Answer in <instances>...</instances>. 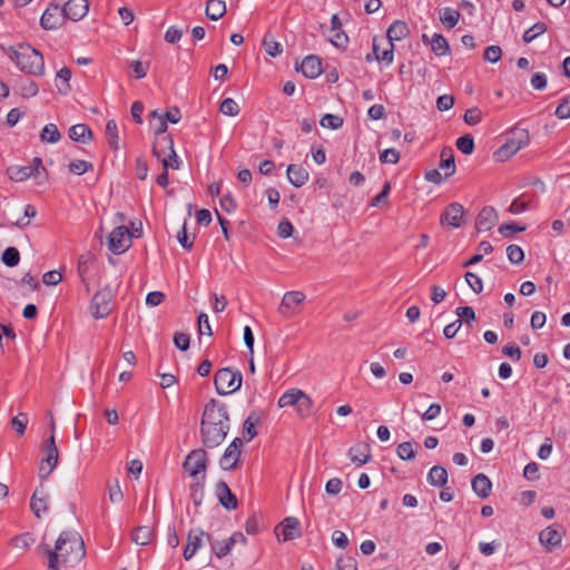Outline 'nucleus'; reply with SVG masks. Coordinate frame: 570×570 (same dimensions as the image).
<instances>
[{
  "instance_id": "nucleus-1",
  "label": "nucleus",
  "mask_w": 570,
  "mask_h": 570,
  "mask_svg": "<svg viewBox=\"0 0 570 570\" xmlns=\"http://www.w3.org/2000/svg\"><path fill=\"white\" fill-rule=\"evenodd\" d=\"M86 556L85 542L77 531H63L56 541L55 549H47L48 569L72 568Z\"/></svg>"
},
{
  "instance_id": "nucleus-2",
  "label": "nucleus",
  "mask_w": 570,
  "mask_h": 570,
  "mask_svg": "<svg viewBox=\"0 0 570 570\" xmlns=\"http://www.w3.org/2000/svg\"><path fill=\"white\" fill-rule=\"evenodd\" d=\"M229 430V415L225 404L212 399L204 409L200 422L203 444L208 449L219 446Z\"/></svg>"
},
{
  "instance_id": "nucleus-3",
  "label": "nucleus",
  "mask_w": 570,
  "mask_h": 570,
  "mask_svg": "<svg viewBox=\"0 0 570 570\" xmlns=\"http://www.w3.org/2000/svg\"><path fill=\"white\" fill-rule=\"evenodd\" d=\"M9 58L23 72L31 76H42L45 73L43 56L30 45H19L16 48L7 50Z\"/></svg>"
},
{
  "instance_id": "nucleus-4",
  "label": "nucleus",
  "mask_w": 570,
  "mask_h": 570,
  "mask_svg": "<svg viewBox=\"0 0 570 570\" xmlns=\"http://www.w3.org/2000/svg\"><path fill=\"white\" fill-rule=\"evenodd\" d=\"M410 35V29L406 22L402 20H395L387 29L386 37L390 41V48L383 50L382 55H379L377 37L373 38V53L377 61H385L387 65L393 62L394 41H401Z\"/></svg>"
},
{
  "instance_id": "nucleus-5",
  "label": "nucleus",
  "mask_w": 570,
  "mask_h": 570,
  "mask_svg": "<svg viewBox=\"0 0 570 570\" xmlns=\"http://www.w3.org/2000/svg\"><path fill=\"white\" fill-rule=\"evenodd\" d=\"M530 141V135L527 129L513 128L509 131L505 142L493 154L495 161L504 163Z\"/></svg>"
},
{
  "instance_id": "nucleus-6",
  "label": "nucleus",
  "mask_w": 570,
  "mask_h": 570,
  "mask_svg": "<svg viewBox=\"0 0 570 570\" xmlns=\"http://www.w3.org/2000/svg\"><path fill=\"white\" fill-rule=\"evenodd\" d=\"M242 374L239 371H233L229 367L218 370L214 376L216 392L219 395H227L239 390L242 385Z\"/></svg>"
},
{
  "instance_id": "nucleus-7",
  "label": "nucleus",
  "mask_w": 570,
  "mask_h": 570,
  "mask_svg": "<svg viewBox=\"0 0 570 570\" xmlns=\"http://www.w3.org/2000/svg\"><path fill=\"white\" fill-rule=\"evenodd\" d=\"M207 466V452L200 448L190 451L183 463L185 472H187L193 480L206 479Z\"/></svg>"
},
{
  "instance_id": "nucleus-8",
  "label": "nucleus",
  "mask_w": 570,
  "mask_h": 570,
  "mask_svg": "<svg viewBox=\"0 0 570 570\" xmlns=\"http://www.w3.org/2000/svg\"><path fill=\"white\" fill-rule=\"evenodd\" d=\"M112 297L114 294L109 286H105L96 292L90 302L92 317L96 320L106 318L111 312L110 302Z\"/></svg>"
},
{
  "instance_id": "nucleus-9",
  "label": "nucleus",
  "mask_w": 570,
  "mask_h": 570,
  "mask_svg": "<svg viewBox=\"0 0 570 570\" xmlns=\"http://www.w3.org/2000/svg\"><path fill=\"white\" fill-rule=\"evenodd\" d=\"M465 223V210L459 203H451L448 205L440 217V224L442 226L461 228Z\"/></svg>"
},
{
  "instance_id": "nucleus-10",
  "label": "nucleus",
  "mask_w": 570,
  "mask_h": 570,
  "mask_svg": "<svg viewBox=\"0 0 570 570\" xmlns=\"http://www.w3.org/2000/svg\"><path fill=\"white\" fill-rule=\"evenodd\" d=\"M564 529L560 524H553L544 528L539 533V541L547 552H551L561 547Z\"/></svg>"
},
{
  "instance_id": "nucleus-11",
  "label": "nucleus",
  "mask_w": 570,
  "mask_h": 570,
  "mask_svg": "<svg viewBox=\"0 0 570 570\" xmlns=\"http://www.w3.org/2000/svg\"><path fill=\"white\" fill-rule=\"evenodd\" d=\"M131 246V234L126 226L116 227L108 237V247L114 254H121Z\"/></svg>"
},
{
  "instance_id": "nucleus-12",
  "label": "nucleus",
  "mask_w": 570,
  "mask_h": 570,
  "mask_svg": "<svg viewBox=\"0 0 570 570\" xmlns=\"http://www.w3.org/2000/svg\"><path fill=\"white\" fill-rule=\"evenodd\" d=\"M242 439L235 438L232 441L219 460V465L223 470L230 471L237 469L242 453Z\"/></svg>"
},
{
  "instance_id": "nucleus-13",
  "label": "nucleus",
  "mask_w": 570,
  "mask_h": 570,
  "mask_svg": "<svg viewBox=\"0 0 570 570\" xmlns=\"http://www.w3.org/2000/svg\"><path fill=\"white\" fill-rule=\"evenodd\" d=\"M306 296L301 291H291L286 292L282 298L281 305L278 307L279 314L283 316L289 317L297 313L298 307L303 304Z\"/></svg>"
},
{
  "instance_id": "nucleus-14",
  "label": "nucleus",
  "mask_w": 570,
  "mask_h": 570,
  "mask_svg": "<svg viewBox=\"0 0 570 570\" xmlns=\"http://www.w3.org/2000/svg\"><path fill=\"white\" fill-rule=\"evenodd\" d=\"M65 19L59 4L50 3L41 16L40 24L45 30H56Z\"/></svg>"
},
{
  "instance_id": "nucleus-15",
  "label": "nucleus",
  "mask_w": 570,
  "mask_h": 570,
  "mask_svg": "<svg viewBox=\"0 0 570 570\" xmlns=\"http://www.w3.org/2000/svg\"><path fill=\"white\" fill-rule=\"evenodd\" d=\"M62 16L72 21L81 20L89 11L88 0H68L61 8Z\"/></svg>"
},
{
  "instance_id": "nucleus-16",
  "label": "nucleus",
  "mask_w": 570,
  "mask_h": 570,
  "mask_svg": "<svg viewBox=\"0 0 570 570\" xmlns=\"http://www.w3.org/2000/svg\"><path fill=\"white\" fill-rule=\"evenodd\" d=\"M153 154L156 158L161 161L163 157L167 159H174L176 161V151L174 148V140L170 136L156 137Z\"/></svg>"
},
{
  "instance_id": "nucleus-17",
  "label": "nucleus",
  "mask_w": 570,
  "mask_h": 570,
  "mask_svg": "<svg viewBox=\"0 0 570 570\" xmlns=\"http://www.w3.org/2000/svg\"><path fill=\"white\" fill-rule=\"evenodd\" d=\"M499 222V215L493 207H483L476 216L475 228L478 232H488Z\"/></svg>"
},
{
  "instance_id": "nucleus-18",
  "label": "nucleus",
  "mask_w": 570,
  "mask_h": 570,
  "mask_svg": "<svg viewBox=\"0 0 570 570\" xmlns=\"http://www.w3.org/2000/svg\"><path fill=\"white\" fill-rule=\"evenodd\" d=\"M45 456L39 465L40 479H47L58 464L59 451L58 448H43Z\"/></svg>"
},
{
  "instance_id": "nucleus-19",
  "label": "nucleus",
  "mask_w": 570,
  "mask_h": 570,
  "mask_svg": "<svg viewBox=\"0 0 570 570\" xmlns=\"http://www.w3.org/2000/svg\"><path fill=\"white\" fill-rule=\"evenodd\" d=\"M276 534L282 535L284 541L301 537L299 521L294 517H287L275 529Z\"/></svg>"
},
{
  "instance_id": "nucleus-20",
  "label": "nucleus",
  "mask_w": 570,
  "mask_h": 570,
  "mask_svg": "<svg viewBox=\"0 0 570 570\" xmlns=\"http://www.w3.org/2000/svg\"><path fill=\"white\" fill-rule=\"evenodd\" d=\"M203 537H206L208 541H210V535L203 530H190L187 537V544L184 549V558L189 560L196 553V551L202 547Z\"/></svg>"
},
{
  "instance_id": "nucleus-21",
  "label": "nucleus",
  "mask_w": 570,
  "mask_h": 570,
  "mask_svg": "<svg viewBox=\"0 0 570 570\" xmlns=\"http://www.w3.org/2000/svg\"><path fill=\"white\" fill-rule=\"evenodd\" d=\"M216 494L220 504L226 510H235L238 505L237 498L230 491L228 484L225 481H218L216 484Z\"/></svg>"
},
{
  "instance_id": "nucleus-22",
  "label": "nucleus",
  "mask_w": 570,
  "mask_h": 570,
  "mask_svg": "<svg viewBox=\"0 0 570 570\" xmlns=\"http://www.w3.org/2000/svg\"><path fill=\"white\" fill-rule=\"evenodd\" d=\"M48 503L49 494L42 487H40L35 491L30 502V508L37 518H40L42 513L48 512Z\"/></svg>"
},
{
  "instance_id": "nucleus-23",
  "label": "nucleus",
  "mask_w": 570,
  "mask_h": 570,
  "mask_svg": "<svg viewBox=\"0 0 570 570\" xmlns=\"http://www.w3.org/2000/svg\"><path fill=\"white\" fill-rule=\"evenodd\" d=\"M301 71L306 78L314 79L322 73V61L317 56H307L302 65Z\"/></svg>"
},
{
  "instance_id": "nucleus-24",
  "label": "nucleus",
  "mask_w": 570,
  "mask_h": 570,
  "mask_svg": "<svg viewBox=\"0 0 570 570\" xmlns=\"http://www.w3.org/2000/svg\"><path fill=\"white\" fill-rule=\"evenodd\" d=\"M286 175H287L288 181L294 187H297V188L304 186L308 181V178H309L308 171L299 165H289L287 167Z\"/></svg>"
},
{
  "instance_id": "nucleus-25",
  "label": "nucleus",
  "mask_w": 570,
  "mask_h": 570,
  "mask_svg": "<svg viewBox=\"0 0 570 570\" xmlns=\"http://www.w3.org/2000/svg\"><path fill=\"white\" fill-rule=\"evenodd\" d=\"M95 262L96 257L91 252L83 253L82 255H80L78 259L77 271L87 292H89V285L87 283L86 275L88 274L90 267L94 265Z\"/></svg>"
},
{
  "instance_id": "nucleus-26",
  "label": "nucleus",
  "mask_w": 570,
  "mask_h": 570,
  "mask_svg": "<svg viewBox=\"0 0 570 570\" xmlns=\"http://www.w3.org/2000/svg\"><path fill=\"white\" fill-rule=\"evenodd\" d=\"M472 489L478 497L485 499L491 493L492 483L485 474L479 473L472 479Z\"/></svg>"
},
{
  "instance_id": "nucleus-27",
  "label": "nucleus",
  "mask_w": 570,
  "mask_h": 570,
  "mask_svg": "<svg viewBox=\"0 0 570 570\" xmlns=\"http://www.w3.org/2000/svg\"><path fill=\"white\" fill-rule=\"evenodd\" d=\"M351 460L357 466L367 463L371 459L370 445L367 443L356 444L348 451Z\"/></svg>"
},
{
  "instance_id": "nucleus-28",
  "label": "nucleus",
  "mask_w": 570,
  "mask_h": 570,
  "mask_svg": "<svg viewBox=\"0 0 570 570\" xmlns=\"http://www.w3.org/2000/svg\"><path fill=\"white\" fill-rule=\"evenodd\" d=\"M155 538L154 530L147 525H139L131 532V540L138 546H147Z\"/></svg>"
},
{
  "instance_id": "nucleus-29",
  "label": "nucleus",
  "mask_w": 570,
  "mask_h": 570,
  "mask_svg": "<svg viewBox=\"0 0 570 570\" xmlns=\"http://www.w3.org/2000/svg\"><path fill=\"white\" fill-rule=\"evenodd\" d=\"M69 138L73 141L87 144L92 138L91 129L85 124H77L70 127Z\"/></svg>"
},
{
  "instance_id": "nucleus-30",
  "label": "nucleus",
  "mask_w": 570,
  "mask_h": 570,
  "mask_svg": "<svg viewBox=\"0 0 570 570\" xmlns=\"http://www.w3.org/2000/svg\"><path fill=\"white\" fill-rule=\"evenodd\" d=\"M440 157H441L440 168L449 170L445 173V178H449L452 175H454V173H455L453 149L451 147H444L441 151Z\"/></svg>"
},
{
  "instance_id": "nucleus-31",
  "label": "nucleus",
  "mask_w": 570,
  "mask_h": 570,
  "mask_svg": "<svg viewBox=\"0 0 570 570\" xmlns=\"http://www.w3.org/2000/svg\"><path fill=\"white\" fill-rule=\"evenodd\" d=\"M205 12L207 18L216 21L226 13V4L222 0H208Z\"/></svg>"
},
{
  "instance_id": "nucleus-32",
  "label": "nucleus",
  "mask_w": 570,
  "mask_h": 570,
  "mask_svg": "<svg viewBox=\"0 0 570 570\" xmlns=\"http://www.w3.org/2000/svg\"><path fill=\"white\" fill-rule=\"evenodd\" d=\"M428 481L431 485L443 487L448 482V471L441 465H434L428 474Z\"/></svg>"
},
{
  "instance_id": "nucleus-33",
  "label": "nucleus",
  "mask_w": 570,
  "mask_h": 570,
  "mask_svg": "<svg viewBox=\"0 0 570 570\" xmlns=\"http://www.w3.org/2000/svg\"><path fill=\"white\" fill-rule=\"evenodd\" d=\"M313 404L311 396L302 391L296 405L297 415L302 419L308 417L312 414Z\"/></svg>"
},
{
  "instance_id": "nucleus-34",
  "label": "nucleus",
  "mask_w": 570,
  "mask_h": 570,
  "mask_svg": "<svg viewBox=\"0 0 570 570\" xmlns=\"http://www.w3.org/2000/svg\"><path fill=\"white\" fill-rule=\"evenodd\" d=\"M431 48L436 56H446L450 53L448 40L440 33H434L431 38Z\"/></svg>"
},
{
  "instance_id": "nucleus-35",
  "label": "nucleus",
  "mask_w": 570,
  "mask_h": 570,
  "mask_svg": "<svg viewBox=\"0 0 570 570\" xmlns=\"http://www.w3.org/2000/svg\"><path fill=\"white\" fill-rule=\"evenodd\" d=\"M302 390L299 389H289L284 392L278 399L279 407L295 406L297 405L298 399L301 396Z\"/></svg>"
},
{
  "instance_id": "nucleus-36",
  "label": "nucleus",
  "mask_w": 570,
  "mask_h": 570,
  "mask_svg": "<svg viewBox=\"0 0 570 570\" xmlns=\"http://www.w3.org/2000/svg\"><path fill=\"white\" fill-rule=\"evenodd\" d=\"M461 18V13L452 8H444L441 16L440 21L448 28H454Z\"/></svg>"
},
{
  "instance_id": "nucleus-37",
  "label": "nucleus",
  "mask_w": 570,
  "mask_h": 570,
  "mask_svg": "<svg viewBox=\"0 0 570 570\" xmlns=\"http://www.w3.org/2000/svg\"><path fill=\"white\" fill-rule=\"evenodd\" d=\"M61 138V135L58 130V127L55 124L46 125L40 134V139L43 142L55 144L58 142Z\"/></svg>"
},
{
  "instance_id": "nucleus-38",
  "label": "nucleus",
  "mask_w": 570,
  "mask_h": 570,
  "mask_svg": "<svg viewBox=\"0 0 570 570\" xmlns=\"http://www.w3.org/2000/svg\"><path fill=\"white\" fill-rule=\"evenodd\" d=\"M8 175L11 180L24 181L32 176V168L28 166L10 167L8 168Z\"/></svg>"
},
{
  "instance_id": "nucleus-39",
  "label": "nucleus",
  "mask_w": 570,
  "mask_h": 570,
  "mask_svg": "<svg viewBox=\"0 0 570 570\" xmlns=\"http://www.w3.org/2000/svg\"><path fill=\"white\" fill-rule=\"evenodd\" d=\"M493 250V246L489 242H481L478 246V254L473 255L470 261L463 264V267L478 264L482 261L483 254H490Z\"/></svg>"
},
{
  "instance_id": "nucleus-40",
  "label": "nucleus",
  "mask_w": 570,
  "mask_h": 570,
  "mask_svg": "<svg viewBox=\"0 0 570 570\" xmlns=\"http://www.w3.org/2000/svg\"><path fill=\"white\" fill-rule=\"evenodd\" d=\"M206 479H197L190 485V495L195 505H200L204 499V483Z\"/></svg>"
},
{
  "instance_id": "nucleus-41",
  "label": "nucleus",
  "mask_w": 570,
  "mask_h": 570,
  "mask_svg": "<svg viewBox=\"0 0 570 570\" xmlns=\"http://www.w3.org/2000/svg\"><path fill=\"white\" fill-rule=\"evenodd\" d=\"M56 77H57V79L61 80V82H62V86H57L58 91L61 95H67L70 91L69 81L71 78V70L68 67H63L57 72Z\"/></svg>"
},
{
  "instance_id": "nucleus-42",
  "label": "nucleus",
  "mask_w": 570,
  "mask_h": 570,
  "mask_svg": "<svg viewBox=\"0 0 570 570\" xmlns=\"http://www.w3.org/2000/svg\"><path fill=\"white\" fill-rule=\"evenodd\" d=\"M106 136L110 147L115 150L118 149V128L115 120H108L106 125Z\"/></svg>"
},
{
  "instance_id": "nucleus-43",
  "label": "nucleus",
  "mask_w": 570,
  "mask_h": 570,
  "mask_svg": "<svg viewBox=\"0 0 570 570\" xmlns=\"http://www.w3.org/2000/svg\"><path fill=\"white\" fill-rule=\"evenodd\" d=\"M263 46L266 53L271 57H276L282 52V47L271 35H265Z\"/></svg>"
},
{
  "instance_id": "nucleus-44",
  "label": "nucleus",
  "mask_w": 570,
  "mask_h": 570,
  "mask_svg": "<svg viewBox=\"0 0 570 570\" xmlns=\"http://www.w3.org/2000/svg\"><path fill=\"white\" fill-rule=\"evenodd\" d=\"M219 111L225 116L235 117L239 114L240 108L234 99L226 98L222 101Z\"/></svg>"
},
{
  "instance_id": "nucleus-45",
  "label": "nucleus",
  "mask_w": 570,
  "mask_h": 570,
  "mask_svg": "<svg viewBox=\"0 0 570 570\" xmlns=\"http://www.w3.org/2000/svg\"><path fill=\"white\" fill-rule=\"evenodd\" d=\"M547 31V27L543 22H537L531 28L525 30L523 33V41L529 43L533 41L538 36L544 33Z\"/></svg>"
},
{
  "instance_id": "nucleus-46",
  "label": "nucleus",
  "mask_w": 570,
  "mask_h": 570,
  "mask_svg": "<svg viewBox=\"0 0 570 570\" xmlns=\"http://www.w3.org/2000/svg\"><path fill=\"white\" fill-rule=\"evenodd\" d=\"M1 259L4 265H7L9 267H13L19 264L20 253L16 247H8L2 253Z\"/></svg>"
},
{
  "instance_id": "nucleus-47",
  "label": "nucleus",
  "mask_w": 570,
  "mask_h": 570,
  "mask_svg": "<svg viewBox=\"0 0 570 570\" xmlns=\"http://www.w3.org/2000/svg\"><path fill=\"white\" fill-rule=\"evenodd\" d=\"M320 125L324 128L336 130L343 126V118L336 115L326 114L322 117Z\"/></svg>"
},
{
  "instance_id": "nucleus-48",
  "label": "nucleus",
  "mask_w": 570,
  "mask_h": 570,
  "mask_svg": "<svg viewBox=\"0 0 570 570\" xmlns=\"http://www.w3.org/2000/svg\"><path fill=\"white\" fill-rule=\"evenodd\" d=\"M397 456L401 460L409 461L413 460L415 458V451L413 449L412 442H403L397 445L396 449Z\"/></svg>"
},
{
  "instance_id": "nucleus-49",
  "label": "nucleus",
  "mask_w": 570,
  "mask_h": 570,
  "mask_svg": "<svg viewBox=\"0 0 570 570\" xmlns=\"http://www.w3.org/2000/svg\"><path fill=\"white\" fill-rule=\"evenodd\" d=\"M37 216V209L33 205H26L24 207V213H23V218L21 219H18L17 222L13 223V226L18 227V228H24L27 226H29L30 224V218H35Z\"/></svg>"
},
{
  "instance_id": "nucleus-50",
  "label": "nucleus",
  "mask_w": 570,
  "mask_h": 570,
  "mask_svg": "<svg viewBox=\"0 0 570 570\" xmlns=\"http://www.w3.org/2000/svg\"><path fill=\"white\" fill-rule=\"evenodd\" d=\"M456 147L465 155H470L474 150V140L471 135H464L456 140Z\"/></svg>"
},
{
  "instance_id": "nucleus-51",
  "label": "nucleus",
  "mask_w": 570,
  "mask_h": 570,
  "mask_svg": "<svg viewBox=\"0 0 570 570\" xmlns=\"http://www.w3.org/2000/svg\"><path fill=\"white\" fill-rule=\"evenodd\" d=\"M69 171L75 175H82L92 169V164L86 160L77 159L69 164Z\"/></svg>"
},
{
  "instance_id": "nucleus-52",
  "label": "nucleus",
  "mask_w": 570,
  "mask_h": 570,
  "mask_svg": "<svg viewBox=\"0 0 570 570\" xmlns=\"http://www.w3.org/2000/svg\"><path fill=\"white\" fill-rule=\"evenodd\" d=\"M524 230H525V226H520L515 222H510V223H507V224H502L499 227V233L503 237H507V238L511 237L513 234L521 233V232H524Z\"/></svg>"
},
{
  "instance_id": "nucleus-53",
  "label": "nucleus",
  "mask_w": 570,
  "mask_h": 570,
  "mask_svg": "<svg viewBox=\"0 0 570 570\" xmlns=\"http://www.w3.org/2000/svg\"><path fill=\"white\" fill-rule=\"evenodd\" d=\"M507 256L512 264H521L524 259V253L518 245L508 246Z\"/></svg>"
},
{
  "instance_id": "nucleus-54",
  "label": "nucleus",
  "mask_w": 570,
  "mask_h": 570,
  "mask_svg": "<svg viewBox=\"0 0 570 570\" xmlns=\"http://www.w3.org/2000/svg\"><path fill=\"white\" fill-rule=\"evenodd\" d=\"M233 547H234L233 544H229V539L226 541H222V542L217 541L212 544L213 552L219 559L227 556L230 552Z\"/></svg>"
},
{
  "instance_id": "nucleus-55",
  "label": "nucleus",
  "mask_w": 570,
  "mask_h": 570,
  "mask_svg": "<svg viewBox=\"0 0 570 570\" xmlns=\"http://www.w3.org/2000/svg\"><path fill=\"white\" fill-rule=\"evenodd\" d=\"M464 277L475 294H480L483 291V282L476 274L468 272Z\"/></svg>"
},
{
  "instance_id": "nucleus-56",
  "label": "nucleus",
  "mask_w": 570,
  "mask_h": 570,
  "mask_svg": "<svg viewBox=\"0 0 570 570\" xmlns=\"http://www.w3.org/2000/svg\"><path fill=\"white\" fill-rule=\"evenodd\" d=\"M554 114L559 119L570 118V96H566L561 99Z\"/></svg>"
},
{
  "instance_id": "nucleus-57",
  "label": "nucleus",
  "mask_w": 570,
  "mask_h": 570,
  "mask_svg": "<svg viewBox=\"0 0 570 570\" xmlns=\"http://www.w3.org/2000/svg\"><path fill=\"white\" fill-rule=\"evenodd\" d=\"M28 424V417L24 413H19L11 420V425L19 435H23Z\"/></svg>"
},
{
  "instance_id": "nucleus-58",
  "label": "nucleus",
  "mask_w": 570,
  "mask_h": 570,
  "mask_svg": "<svg viewBox=\"0 0 570 570\" xmlns=\"http://www.w3.org/2000/svg\"><path fill=\"white\" fill-rule=\"evenodd\" d=\"M337 570H357V562L353 557H340L336 561Z\"/></svg>"
},
{
  "instance_id": "nucleus-59",
  "label": "nucleus",
  "mask_w": 570,
  "mask_h": 570,
  "mask_svg": "<svg viewBox=\"0 0 570 570\" xmlns=\"http://www.w3.org/2000/svg\"><path fill=\"white\" fill-rule=\"evenodd\" d=\"M400 160V153L395 148L385 149L380 155V161L383 164H397Z\"/></svg>"
},
{
  "instance_id": "nucleus-60",
  "label": "nucleus",
  "mask_w": 570,
  "mask_h": 570,
  "mask_svg": "<svg viewBox=\"0 0 570 570\" xmlns=\"http://www.w3.org/2000/svg\"><path fill=\"white\" fill-rule=\"evenodd\" d=\"M502 50L499 46H489L484 51V60L491 63H495L501 59Z\"/></svg>"
},
{
  "instance_id": "nucleus-61",
  "label": "nucleus",
  "mask_w": 570,
  "mask_h": 570,
  "mask_svg": "<svg viewBox=\"0 0 570 570\" xmlns=\"http://www.w3.org/2000/svg\"><path fill=\"white\" fill-rule=\"evenodd\" d=\"M481 119L482 112L476 107L468 109L464 114V121L470 126L478 125L481 121Z\"/></svg>"
},
{
  "instance_id": "nucleus-62",
  "label": "nucleus",
  "mask_w": 570,
  "mask_h": 570,
  "mask_svg": "<svg viewBox=\"0 0 570 570\" xmlns=\"http://www.w3.org/2000/svg\"><path fill=\"white\" fill-rule=\"evenodd\" d=\"M333 36L330 37V42L336 48H344L347 45L348 37L343 30H333Z\"/></svg>"
},
{
  "instance_id": "nucleus-63",
  "label": "nucleus",
  "mask_w": 570,
  "mask_h": 570,
  "mask_svg": "<svg viewBox=\"0 0 570 570\" xmlns=\"http://www.w3.org/2000/svg\"><path fill=\"white\" fill-rule=\"evenodd\" d=\"M458 320H463L466 324H470L475 320V312L470 306H461L456 308Z\"/></svg>"
},
{
  "instance_id": "nucleus-64",
  "label": "nucleus",
  "mask_w": 570,
  "mask_h": 570,
  "mask_svg": "<svg viewBox=\"0 0 570 570\" xmlns=\"http://www.w3.org/2000/svg\"><path fill=\"white\" fill-rule=\"evenodd\" d=\"M129 67L132 68L134 72L136 75V78L141 79V78L146 77V75H147V71L149 68V62L144 63L140 60H134V61H130Z\"/></svg>"
}]
</instances>
